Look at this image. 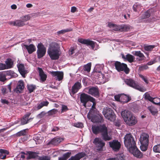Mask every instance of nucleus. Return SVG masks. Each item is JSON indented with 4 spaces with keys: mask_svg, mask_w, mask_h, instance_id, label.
I'll return each mask as SVG.
<instances>
[{
    "mask_svg": "<svg viewBox=\"0 0 160 160\" xmlns=\"http://www.w3.org/2000/svg\"><path fill=\"white\" fill-rule=\"evenodd\" d=\"M59 49L58 44L56 42L52 43L48 50V53L52 60H56L59 59Z\"/></svg>",
    "mask_w": 160,
    "mask_h": 160,
    "instance_id": "1",
    "label": "nucleus"
},
{
    "mask_svg": "<svg viewBox=\"0 0 160 160\" xmlns=\"http://www.w3.org/2000/svg\"><path fill=\"white\" fill-rule=\"evenodd\" d=\"M124 142L125 146L129 150L136 146V141L130 133L127 134L125 135Z\"/></svg>",
    "mask_w": 160,
    "mask_h": 160,
    "instance_id": "2",
    "label": "nucleus"
},
{
    "mask_svg": "<svg viewBox=\"0 0 160 160\" xmlns=\"http://www.w3.org/2000/svg\"><path fill=\"white\" fill-rule=\"evenodd\" d=\"M80 100L81 103L84 107H87V103L89 101L92 102L94 104L95 103V99L91 96L84 93H81L80 95Z\"/></svg>",
    "mask_w": 160,
    "mask_h": 160,
    "instance_id": "3",
    "label": "nucleus"
},
{
    "mask_svg": "<svg viewBox=\"0 0 160 160\" xmlns=\"http://www.w3.org/2000/svg\"><path fill=\"white\" fill-rule=\"evenodd\" d=\"M88 118L93 122L102 123L103 121L102 115L99 114H94L90 110L87 114Z\"/></svg>",
    "mask_w": 160,
    "mask_h": 160,
    "instance_id": "4",
    "label": "nucleus"
},
{
    "mask_svg": "<svg viewBox=\"0 0 160 160\" xmlns=\"http://www.w3.org/2000/svg\"><path fill=\"white\" fill-rule=\"evenodd\" d=\"M114 66L118 72L124 71L126 74H128L129 73L130 69L126 64L121 63L120 62L117 61L115 62Z\"/></svg>",
    "mask_w": 160,
    "mask_h": 160,
    "instance_id": "5",
    "label": "nucleus"
},
{
    "mask_svg": "<svg viewBox=\"0 0 160 160\" xmlns=\"http://www.w3.org/2000/svg\"><path fill=\"white\" fill-rule=\"evenodd\" d=\"M125 83L128 85L139 91L144 92L145 90L143 87L139 85L135 81L131 79H126L125 81Z\"/></svg>",
    "mask_w": 160,
    "mask_h": 160,
    "instance_id": "6",
    "label": "nucleus"
},
{
    "mask_svg": "<svg viewBox=\"0 0 160 160\" xmlns=\"http://www.w3.org/2000/svg\"><path fill=\"white\" fill-rule=\"evenodd\" d=\"M103 114L107 119L111 121H113L115 119V115L114 112L110 108L104 110Z\"/></svg>",
    "mask_w": 160,
    "mask_h": 160,
    "instance_id": "7",
    "label": "nucleus"
},
{
    "mask_svg": "<svg viewBox=\"0 0 160 160\" xmlns=\"http://www.w3.org/2000/svg\"><path fill=\"white\" fill-rule=\"evenodd\" d=\"M37 54L38 58L43 57L46 52V48L42 43L40 42L37 46Z\"/></svg>",
    "mask_w": 160,
    "mask_h": 160,
    "instance_id": "8",
    "label": "nucleus"
},
{
    "mask_svg": "<svg viewBox=\"0 0 160 160\" xmlns=\"http://www.w3.org/2000/svg\"><path fill=\"white\" fill-rule=\"evenodd\" d=\"M109 143L110 147L115 152L118 151L121 147L120 142L117 140H113L109 142Z\"/></svg>",
    "mask_w": 160,
    "mask_h": 160,
    "instance_id": "9",
    "label": "nucleus"
},
{
    "mask_svg": "<svg viewBox=\"0 0 160 160\" xmlns=\"http://www.w3.org/2000/svg\"><path fill=\"white\" fill-rule=\"evenodd\" d=\"M78 41L82 44L86 45L87 46H91L92 49H94L95 47L96 42L90 40L89 39H84L80 38L78 39Z\"/></svg>",
    "mask_w": 160,
    "mask_h": 160,
    "instance_id": "10",
    "label": "nucleus"
},
{
    "mask_svg": "<svg viewBox=\"0 0 160 160\" xmlns=\"http://www.w3.org/2000/svg\"><path fill=\"white\" fill-rule=\"evenodd\" d=\"M93 142L96 146L98 151H101L102 150L103 148L105 146V143L100 138H95Z\"/></svg>",
    "mask_w": 160,
    "mask_h": 160,
    "instance_id": "11",
    "label": "nucleus"
},
{
    "mask_svg": "<svg viewBox=\"0 0 160 160\" xmlns=\"http://www.w3.org/2000/svg\"><path fill=\"white\" fill-rule=\"evenodd\" d=\"M82 87L81 83L77 82L72 86L71 90H69V92L71 96L76 93Z\"/></svg>",
    "mask_w": 160,
    "mask_h": 160,
    "instance_id": "12",
    "label": "nucleus"
},
{
    "mask_svg": "<svg viewBox=\"0 0 160 160\" xmlns=\"http://www.w3.org/2000/svg\"><path fill=\"white\" fill-rule=\"evenodd\" d=\"M87 93L95 97H99V90L98 87H91L88 89Z\"/></svg>",
    "mask_w": 160,
    "mask_h": 160,
    "instance_id": "13",
    "label": "nucleus"
},
{
    "mask_svg": "<svg viewBox=\"0 0 160 160\" xmlns=\"http://www.w3.org/2000/svg\"><path fill=\"white\" fill-rule=\"evenodd\" d=\"M126 123L130 126L135 125L137 122L136 118L132 114L129 118L125 122Z\"/></svg>",
    "mask_w": 160,
    "mask_h": 160,
    "instance_id": "14",
    "label": "nucleus"
},
{
    "mask_svg": "<svg viewBox=\"0 0 160 160\" xmlns=\"http://www.w3.org/2000/svg\"><path fill=\"white\" fill-rule=\"evenodd\" d=\"M17 67L20 74L22 77L25 78L27 72L25 69L24 64L23 63H18L17 65Z\"/></svg>",
    "mask_w": 160,
    "mask_h": 160,
    "instance_id": "15",
    "label": "nucleus"
},
{
    "mask_svg": "<svg viewBox=\"0 0 160 160\" xmlns=\"http://www.w3.org/2000/svg\"><path fill=\"white\" fill-rule=\"evenodd\" d=\"M149 136L148 134L146 133H142L140 135V141L141 143L148 144Z\"/></svg>",
    "mask_w": 160,
    "mask_h": 160,
    "instance_id": "16",
    "label": "nucleus"
},
{
    "mask_svg": "<svg viewBox=\"0 0 160 160\" xmlns=\"http://www.w3.org/2000/svg\"><path fill=\"white\" fill-rule=\"evenodd\" d=\"M133 155L138 158H141L142 156V152L138 149L136 146L129 150Z\"/></svg>",
    "mask_w": 160,
    "mask_h": 160,
    "instance_id": "17",
    "label": "nucleus"
},
{
    "mask_svg": "<svg viewBox=\"0 0 160 160\" xmlns=\"http://www.w3.org/2000/svg\"><path fill=\"white\" fill-rule=\"evenodd\" d=\"M24 88V84L23 81L22 80H20L18 82L14 90L17 93H20Z\"/></svg>",
    "mask_w": 160,
    "mask_h": 160,
    "instance_id": "18",
    "label": "nucleus"
},
{
    "mask_svg": "<svg viewBox=\"0 0 160 160\" xmlns=\"http://www.w3.org/2000/svg\"><path fill=\"white\" fill-rule=\"evenodd\" d=\"M50 73L53 76H57V79L59 81L62 80L63 78V73L62 72L52 71Z\"/></svg>",
    "mask_w": 160,
    "mask_h": 160,
    "instance_id": "19",
    "label": "nucleus"
},
{
    "mask_svg": "<svg viewBox=\"0 0 160 160\" xmlns=\"http://www.w3.org/2000/svg\"><path fill=\"white\" fill-rule=\"evenodd\" d=\"M24 46L27 50L28 53L29 54L32 53L36 50V48L35 46L32 44H30L29 45L25 44L24 45Z\"/></svg>",
    "mask_w": 160,
    "mask_h": 160,
    "instance_id": "20",
    "label": "nucleus"
},
{
    "mask_svg": "<svg viewBox=\"0 0 160 160\" xmlns=\"http://www.w3.org/2000/svg\"><path fill=\"white\" fill-rule=\"evenodd\" d=\"M38 70L39 73L40 80L42 82H44L46 80L47 75L44 73L42 68L38 67Z\"/></svg>",
    "mask_w": 160,
    "mask_h": 160,
    "instance_id": "21",
    "label": "nucleus"
},
{
    "mask_svg": "<svg viewBox=\"0 0 160 160\" xmlns=\"http://www.w3.org/2000/svg\"><path fill=\"white\" fill-rule=\"evenodd\" d=\"M133 54L138 57L136 58V60L138 61H141L144 60L145 56L144 54L140 51H135Z\"/></svg>",
    "mask_w": 160,
    "mask_h": 160,
    "instance_id": "22",
    "label": "nucleus"
},
{
    "mask_svg": "<svg viewBox=\"0 0 160 160\" xmlns=\"http://www.w3.org/2000/svg\"><path fill=\"white\" fill-rule=\"evenodd\" d=\"M132 114L131 112L126 110L123 111L121 112V114L122 117L123 119V120L125 122L126 120L129 118V117L131 116Z\"/></svg>",
    "mask_w": 160,
    "mask_h": 160,
    "instance_id": "23",
    "label": "nucleus"
},
{
    "mask_svg": "<svg viewBox=\"0 0 160 160\" xmlns=\"http://www.w3.org/2000/svg\"><path fill=\"white\" fill-rule=\"evenodd\" d=\"M131 100L130 97L125 95L124 94H121V96L120 102L122 104L127 103Z\"/></svg>",
    "mask_w": 160,
    "mask_h": 160,
    "instance_id": "24",
    "label": "nucleus"
},
{
    "mask_svg": "<svg viewBox=\"0 0 160 160\" xmlns=\"http://www.w3.org/2000/svg\"><path fill=\"white\" fill-rule=\"evenodd\" d=\"M30 115V113L28 112L24 116L21 121V123L22 125H24L27 123L29 120L32 119L31 118L28 119Z\"/></svg>",
    "mask_w": 160,
    "mask_h": 160,
    "instance_id": "25",
    "label": "nucleus"
},
{
    "mask_svg": "<svg viewBox=\"0 0 160 160\" xmlns=\"http://www.w3.org/2000/svg\"><path fill=\"white\" fill-rule=\"evenodd\" d=\"M91 63H88L86 65H84L83 66V69L81 71V72L84 74H85V72L87 73L90 72L91 69Z\"/></svg>",
    "mask_w": 160,
    "mask_h": 160,
    "instance_id": "26",
    "label": "nucleus"
},
{
    "mask_svg": "<svg viewBox=\"0 0 160 160\" xmlns=\"http://www.w3.org/2000/svg\"><path fill=\"white\" fill-rule=\"evenodd\" d=\"M102 139L105 141H108L112 139V138L111 136L108 134V131H101Z\"/></svg>",
    "mask_w": 160,
    "mask_h": 160,
    "instance_id": "27",
    "label": "nucleus"
},
{
    "mask_svg": "<svg viewBox=\"0 0 160 160\" xmlns=\"http://www.w3.org/2000/svg\"><path fill=\"white\" fill-rule=\"evenodd\" d=\"M62 140L63 139L62 138L58 137L55 138L49 142V144L56 145Z\"/></svg>",
    "mask_w": 160,
    "mask_h": 160,
    "instance_id": "28",
    "label": "nucleus"
},
{
    "mask_svg": "<svg viewBox=\"0 0 160 160\" xmlns=\"http://www.w3.org/2000/svg\"><path fill=\"white\" fill-rule=\"evenodd\" d=\"M85 156V154L83 152H80L76 155L74 157H72L68 160H80V159L84 157Z\"/></svg>",
    "mask_w": 160,
    "mask_h": 160,
    "instance_id": "29",
    "label": "nucleus"
},
{
    "mask_svg": "<svg viewBox=\"0 0 160 160\" xmlns=\"http://www.w3.org/2000/svg\"><path fill=\"white\" fill-rule=\"evenodd\" d=\"M5 62L6 69L11 68L13 67V61L11 58L7 59Z\"/></svg>",
    "mask_w": 160,
    "mask_h": 160,
    "instance_id": "30",
    "label": "nucleus"
},
{
    "mask_svg": "<svg viewBox=\"0 0 160 160\" xmlns=\"http://www.w3.org/2000/svg\"><path fill=\"white\" fill-rule=\"evenodd\" d=\"M9 154V152L6 150L0 149V159H4L6 158V155Z\"/></svg>",
    "mask_w": 160,
    "mask_h": 160,
    "instance_id": "31",
    "label": "nucleus"
},
{
    "mask_svg": "<svg viewBox=\"0 0 160 160\" xmlns=\"http://www.w3.org/2000/svg\"><path fill=\"white\" fill-rule=\"evenodd\" d=\"M108 26L110 28H113V30L114 31H119L120 32V25H117L116 24L109 22L108 24Z\"/></svg>",
    "mask_w": 160,
    "mask_h": 160,
    "instance_id": "32",
    "label": "nucleus"
},
{
    "mask_svg": "<svg viewBox=\"0 0 160 160\" xmlns=\"http://www.w3.org/2000/svg\"><path fill=\"white\" fill-rule=\"evenodd\" d=\"M95 75L97 77L98 79V80L101 82H104L105 80V75L102 74L101 72H99L98 73H96Z\"/></svg>",
    "mask_w": 160,
    "mask_h": 160,
    "instance_id": "33",
    "label": "nucleus"
},
{
    "mask_svg": "<svg viewBox=\"0 0 160 160\" xmlns=\"http://www.w3.org/2000/svg\"><path fill=\"white\" fill-rule=\"evenodd\" d=\"M27 89L29 93L33 92L36 88V85L32 84H28L27 85Z\"/></svg>",
    "mask_w": 160,
    "mask_h": 160,
    "instance_id": "34",
    "label": "nucleus"
},
{
    "mask_svg": "<svg viewBox=\"0 0 160 160\" xmlns=\"http://www.w3.org/2000/svg\"><path fill=\"white\" fill-rule=\"evenodd\" d=\"M148 109L153 115H154L158 113L157 109L154 107L150 106L148 107Z\"/></svg>",
    "mask_w": 160,
    "mask_h": 160,
    "instance_id": "35",
    "label": "nucleus"
},
{
    "mask_svg": "<svg viewBox=\"0 0 160 160\" xmlns=\"http://www.w3.org/2000/svg\"><path fill=\"white\" fill-rule=\"evenodd\" d=\"M27 159H29L31 158H34L36 156V153L35 152L31 151H29L27 154Z\"/></svg>",
    "mask_w": 160,
    "mask_h": 160,
    "instance_id": "36",
    "label": "nucleus"
},
{
    "mask_svg": "<svg viewBox=\"0 0 160 160\" xmlns=\"http://www.w3.org/2000/svg\"><path fill=\"white\" fill-rule=\"evenodd\" d=\"M120 32H127L130 29V26L128 25H120Z\"/></svg>",
    "mask_w": 160,
    "mask_h": 160,
    "instance_id": "37",
    "label": "nucleus"
},
{
    "mask_svg": "<svg viewBox=\"0 0 160 160\" xmlns=\"http://www.w3.org/2000/svg\"><path fill=\"white\" fill-rule=\"evenodd\" d=\"M145 98L146 99H147L150 101L152 102L153 103H155V104L158 105H160V103H156L154 102L153 99L154 98L151 97L150 95L148 94L145 93Z\"/></svg>",
    "mask_w": 160,
    "mask_h": 160,
    "instance_id": "38",
    "label": "nucleus"
},
{
    "mask_svg": "<svg viewBox=\"0 0 160 160\" xmlns=\"http://www.w3.org/2000/svg\"><path fill=\"white\" fill-rule=\"evenodd\" d=\"M126 58L129 62L131 63L133 62L135 57L133 55L128 54L126 55Z\"/></svg>",
    "mask_w": 160,
    "mask_h": 160,
    "instance_id": "39",
    "label": "nucleus"
},
{
    "mask_svg": "<svg viewBox=\"0 0 160 160\" xmlns=\"http://www.w3.org/2000/svg\"><path fill=\"white\" fill-rule=\"evenodd\" d=\"M141 6L140 4L138 3H136L134 4L132 6V9L135 12H137L138 10H139Z\"/></svg>",
    "mask_w": 160,
    "mask_h": 160,
    "instance_id": "40",
    "label": "nucleus"
},
{
    "mask_svg": "<svg viewBox=\"0 0 160 160\" xmlns=\"http://www.w3.org/2000/svg\"><path fill=\"white\" fill-rule=\"evenodd\" d=\"M58 111L57 109H53L49 111L48 112V116H51L57 113Z\"/></svg>",
    "mask_w": 160,
    "mask_h": 160,
    "instance_id": "41",
    "label": "nucleus"
},
{
    "mask_svg": "<svg viewBox=\"0 0 160 160\" xmlns=\"http://www.w3.org/2000/svg\"><path fill=\"white\" fill-rule=\"evenodd\" d=\"M151 14L150 12L148 11H147L145 12L144 14L142 15L141 17V19H143L148 18L150 17Z\"/></svg>",
    "mask_w": 160,
    "mask_h": 160,
    "instance_id": "42",
    "label": "nucleus"
},
{
    "mask_svg": "<svg viewBox=\"0 0 160 160\" xmlns=\"http://www.w3.org/2000/svg\"><path fill=\"white\" fill-rule=\"evenodd\" d=\"M16 23L15 26L21 27L24 26L25 25V24L24 23L23 21L20 20H16Z\"/></svg>",
    "mask_w": 160,
    "mask_h": 160,
    "instance_id": "43",
    "label": "nucleus"
},
{
    "mask_svg": "<svg viewBox=\"0 0 160 160\" xmlns=\"http://www.w3.org/2000/svg\"><path fill=\"white\" fill-rule=\"evenodd\" d=\"M141 144L140 148L141 150L143 151H146L147 149L148 144H145L142 143Z\"/></svg>",
    "mask_w": 160,
    "mask_h": 160,
    "instance_id": "44",
    "label": "nucleus"
},
{
    "mask_svg": "<svg viewBox=\"0 0 160 160\" xmlns=\"http://www.w3.org/2000/svg\"><path fill=\"white\" fill-rule=\"evenodd\" d=\"M153 150L155 152L160 153V144L154 146L153 148Z\"/></svg>",
    "mask_w": 160,
    "mask_h": 160,
    "instance_id": "45",
    "label": "nucleus"
},
{
    "mask_svg": "<svg viewBox=\"0 0 160 160\" xmlns=\"http://www.w3.org/2000/svg\"><path fill=\"white\" fill-rule=\"evenodd\" d=\"M27 132L26 131H20L17 133L16 135L17 136L20 137L26 135Z\"/></svg>",
    "mask_w": 160,
    "mask_h": 160,
    "instance_id": "46",
    "label": "nucleus"
},
{
    "mask_svg": "<svg viewBox=\"0 0 160 160\" xmlns=\"http://www.w3.org/2000/svg\"><path fill=\"white\" fill-rule=\"evenodd\" d=\"M155 48L154 45H148L144 47V49L147 51H151Z\"/></svg>",
    "mask_w": 160,
    "mask_h": 160,
    "instance_id": "47",
    "label": "nucleus"
},
{
    "mask_svg": "<svg viewBox=\"0 0 160 160\" xmlns=\"http://www.w3.org/2000/svg\"><path fill=\"white\" fill-rule=\"evenodd\" d=\"M74 126L77 128H82L83 127V125L82 123L78 122L74 123Z\"/></svg>",
    "mask_w": 160,
    "mask_h": 160,
    "instance_id": "48",
    "label": "nucleus"
},
{
    "mask_svg": "<svg viewBox=\"0 0 160 160\" xmlns=\"http://www.w3.org/2000/svg\"><path fill=\"white\" fill-rule=\"evenodd\" d=\"M114 124L115 126L116 127V128L117 129H121L120 127L121 125L119 121L115 122Z\"/></svg>",
    "mask_w": 160,
    "mask_h": 160,
    "instance_id": "49",
    "label": "nucleus"
},
{
    "mask_svg": "<svg viewBox=\"0 0 160 160\" xmlns=\"http://www.w3.org/2000/svg\"><path fill=\"white\" fill-rule=\"evenodd\" d=\"M68 108L67 106L64 105H62V108L61 109V113L64 112H66L68 110Z\"/></svg>",
    "mask_w": 160,
    "mask_h": 160,
    "instance_id": "50",
    "label": "nucleus"
},
{
    "mask_svg": "<svg viewBox=\"0 0 160 160\" xmlns=\"http://www.w3.org/2000/svg\"><path fill=\"white\" fill-rule=\"evenodd\" d=\"M47 114L45 111H42L37 115V117L38 118H43Z\"/></svg>",
    "mask_w": 160,
    "mask_h": 160,
    "instance_id": "51",
    "label": "nucleus"
},
{
    "mask_svg": "<svg viewBox=\"0 0 160 160\" xmlns=\"http://www.w3.org/2000/svg\"><path fill=\"white\" fill-rule=\"evenodd\" d=\"M99 129L100 130H108L107 127L105 124L99 125Z\"/></svg>",
    "mask_w": 160,
    "mask_h": 160,
    "instance_id": "52",
    "label": "nucleus"
},
{
    "mask_svg": "<svg viewBox=\"0 0 160 160\" xmlns=\"http://www.w3.org/2000/svg\"><path fill=\"white\" fill-rule=\"evenodd\" d=\"M71 153L70 152H67L63 155L62 157L64 158L66 160L68 159L71 156Z\"/></svg>",
    "mask_w": 160,
    "mask_h": 160,
    "instance_id": "53",
    "label": "nucleus"
},
{
    "mask_svg": "<svg viewBox=\"0 0 160 160\" xmlns=\"http://www.w3.org/2000/svg\"><path fill=\"white\" fill-rule=\"evenodd\" d=\"M115 158V160H124V158L122 154L118 155L117 157Z\"/></svg>",
    "mask_w": 160,
    "mask_h": 160,
    "instance_id": "54",
    "label": "nucleus"
},
{
    "mask_svg": "<svg viewBox=\"0 0 160 160\" xmlns=\"http://www.w3.org/2000/svg\"><path fill=\"white\" fill-rule=\"evenodd\" d=\"M121 94H118L114 96V98L116 101L120 102Z\"/></svg>",
    "mask_w": 160,
    "mask_h": 160,
    "instance_id": "55",
    "label": "nucleus"
},
{
    "mask_svg": "<svg viewBox=\"0 0 160 160\" xmlns=\"http://www.w3.org/2000/svg\"><path fill=\"white\" fill-rule=\"evenodd\" d=\"M6 80V76L1 73H0V81L4 82Z\"/></svg>",
    "mask_w": 160,
    "mask_h": 160,
    "instance_id": "56",
    "label": "nucleus"
},
{
    "mask_svg": "<svg viewBox=\"0 0 160 160\" xmlns=\"http://www.w3.org/2000/svg\"><path fill=\"white\" fill-rule=\"evenodd\" d=\"M149 67L147 65H144L142 66H140L139 68V69L141 71H142L144 70H146L148 69Z\"/></svg>",
    "mask_w": 160,
    "mask_h": 160,
    "instance_id": "57",
    "label": "nucleus"
},
{
    "mask_svg": "<svg viewBox=\"0 0 160 160\" xmlns=\"http://www.w3.org/2000/svg\"><path fill=\"white\" fill-rule=\"evenodd\" d=\"M156 58H155L153 60H151L150 62H148L147 65H151L155 63L156 62H157V61H156Z\"/></svg>",
    "mask_w": 160,
    "mask_h": 160,
    "instance_id": "58",
    "label": "nucleus"
},
{
    "mask_svg": "<svg viewBox=\"0 0 160 160\" xmlns=\"http://www.w3.org/2000/svg\"><path fill=\"white\" fill-rule=\"evenodd\" d=\"M38 160H50V158L47 156L41 157H39Z\"/></svg>",
    "mask_w": 160,
    "mask_h": 160,
    "instance_id": "59",
    "label": "nucleus"
},
{
    "mask_svg": "<svg viewBox=\"0 0 160 160\" xmlns=\"http://www.w3.org/2000/svg\"><path fill=\"white\" fill-rule=\"evenodd\" d=\"M70 31H71V30H70L68 29H66L62 30L59 31L58 32V33L59 34H63L66 32H69Z\"/></svg>",
    "mask_w": 160,
    "mask_h": 160,
    "instance_id": "60",
    "label": "nucleus"
},
{
    "mask_svg": "<svg viewBox=\"0 0 160 160\" xmlns=\"http://www.w3.org/2000/svg\"><path fill=\"white\" fill-rule=\"evenodd\" d=\"M22 21L25 22L29 20L30 19V17L29 15H27L25 16L24 17H23L22 18Z\"/></svg>",
    "mask_w": 160,
    "mask_h": 160,
    "instance_id": "61",
    "label": "nucleus"
},
{
    "mask_svg": "<svg viewBox=\"0 0 160 160\" xmlns=\"http://www.w3.org/2000/svg\"><path fill=\"white\" fill-rule=\"evenodd\" d=\"M6 69V64L0 63V70Z\"/></svg>",
    "mask_w": 160,
    "mask_h": 160,
    "instance_id": "62",
    "label": "nucleus"
},
{
    "mask_svg": "<svg viewBox=\"0 0 160 160\" xmlns=\"http://www.w3.org/2000/svg\"><path fill=\"white\" fill-rule=\"evenodd\" d=\"M139 76L147 83H148V81L147 79L145 78L144 76L141 74H139Z\"/></svg>",
    "mask_w": 160,
    "mask_h": 160,
    "instance_id": "63",
    "label": "nucleus"
},
{
    "mask_svg": "<svg viewBox=\"0 0 160 160\" xmlns=\"http://www.w3.org/2000/svg\"><path fill=\"white\" fill-rule=\"evenodd\" d=\"M1 102L3 104H8L9 103L8 101L5 99H1Z\"/></svg>",
    "mask_w": 160,
    "mask_h": 160,
    "instance_id": "64",
    "label": "nucleus"
}]
</instances>
